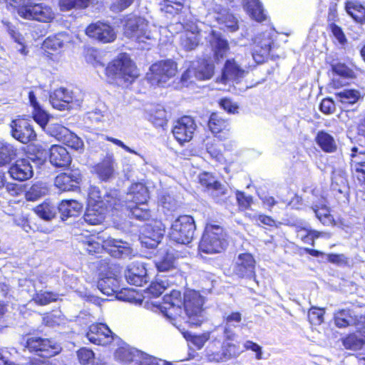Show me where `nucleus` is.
Instances as JSON below:
<instances>
[{"label": "nucleus", "instance_id": "nucleus-29", "mask_svg": "<svg viewBox=\"0 0 365 365\" xmlns=\"http://www.w3.org/2000/svg\"><path fill=\"white\" fill-rule=\"evenodd\" d=\"M77 240L82 247V249L89 254L93 255L94 253H99L103 250H105L104 240H103L102 243H101L96 240V237L93 235L84 236L83 235H80Z\"/></svg>", "mask_w": 365, "mask_h": 365}, {"label": "nucleus", "instance_id": "nucleus-56", "mask_svg": "<svg viewBox=\"0 0 365 365\" xmlns=\"http://www.w3.org/2000/svg\"><path fill=\"white\" fill-rule=\"evenodd\" d=\"M221 348V343L219 340L215 339L209 343L206 347L205 356L210 361L219 362L220 359L218 349Z\"/></svg>", "mask_w": 365, "mask_h": 365}, {"label": "nucleus", "instance_id": "nucleus-3", "mask_svg": "<svg viewBox=\"0 0 365 365\" xmlns=\"http://www.w3.org/2000/svg\"><path fill=\"white\" fill-rule=\"evenodd\" d=\"M107 81L110 83L123 86L133 83L139 76L138 71L126 54H120L106 68Z\"/></svg>", "mask_w": 365, "mask_h": 365}, {"label": "nucleus", "instance_id": "nucleus-52", "mask_svg": "<svg viewBox=\"0 0 365 365\" xmlns=\"http://www.w3.org/2000/svg\"><path fill=\"white\" fill-rule=\"evenodd\" d=\"M61 141L68 147L75 150L81 152L83 150V143L82 140L69 130H68V133H65Z\"/></svg>", "mask_w": 365, "mask_h": 365}, {"label": "nucleus", "instance_id": "nucleus-63", "mask_svg": "<svg viewBox=\"0 0 365 365\" xmlns=\"http://www.w3.org/2000/svg\"><path fill=\"white\" fill-rule=\"evenodd\" d=\"M220 359L219 361H225L232 357L237 356V347L235 344L228 343L225 346L221 345V349L219 353Z\"/></svg>", "mask_w": 365, "mask_h": 365}, {"label": "nucleus", "instance_id": "nucleus-13", "mask_svg": "<svg viewBox=\"0 0 365 365\" xmlns=\"http://www.w3.org/2000/svg\"><path fill=\"white\" fill-rule=\"evenodd\" d=\"M10 126L12 136L22 143H28L34 140L36 138L33 127L25 119L14 120L11 121Z\"/></svg>", "mask_w": 365, "mask_h": 365}, {"label": "nucleus", "instance_id": "nucleus-14", "mask_svg": "<svg viewBox=\"0 0 365 365\" xmlns=\"http://www.w3.org/2000/svg\"><path fill=\"white\" fill-rule=\"evenodd\" d=\"M104 248L108 254L115 258L130 259L135 255L128 242L112 237L104 240Z\"/></svg>", "mask_w": 365, "mask_h": 365}, {"label": "nucleus", "instance_id": "nucleus-40", "mask_svg": "<svg viewBox=\"0 0 365 365\" xmlns=\"http://www.w3.org/2000/svg\"><path fill=\"white\" fill-rule=\"evenodd\" d=\"M224 318L225 322L224 334L227 339H232L234 336L232 329L239 326L242 321V314L238 312H235L229 314Z\"/></svg>", "mask_w": 365, "mask_h": 365}, {"label": "nucleus", "instance_id": "nucleus-38", "mask_svg": "<svg viewBox=\"0 0 365 365\" xmlns=\"http://www.w3.org/2000/svg\"><path fill=\"white\" fill-rule=\"evenodd\" d=\"M97 287L103 294L107 296H111L120 289L118 279L112 277L100 279Z\"/></svg>", "mask_w": 365, "mask_h": 365}, {"label": "nucleus", "instance_id": "nucleus-53", "mask_svg": "<svg viewBox=\"0 0 365 365\" xmlns=\"http://www.w3.org/2000/svg\"><path fill=\"white\" fill-rule=\"evenodd\" d=\"M32 0H0L1 4H5L8 9L16 11L21 17V11H24L31 4Z\"/></svg>", "mask_w": 365, "mask_h": 365}, {"label": "nucleus", "instance_id": "nucleus-23", "mask_svg": "<svg viewBox=\"0 0 365 365\" xmlns=\"http://www.w3.org/2000/svg\"><path fill=\"white\" fill-rule=\"evenodd\" d=\"M12 178L19 181H24L30 179L34 175L33 168L30 160L22 158L16 160L9 170Z\"/></svg>", "mask_w": 365, "mask_h": 365}, {"label": "nucleus", "instance_id": "nucleus-17", "mask_svg": "<svg viewBox=\"0 0 365 365\" xmlns=\"http://www.w3.org/2000/svg\"><path fill=\"white\" fill-rule=\"evenodd\" d=\"M272 44V40L269 33L264 32L255 38L252 56L256 63H262L264 61L269 53Z\"/></svg>", "mask_w": 365, "mask_h": 365}, {"label": "nucleus", "instance_id": "nucleus-24", "mask_svg": "<svg viewBox=\"0 0 365 365\" xmlns=\"http://www.w3.org/2000/svg\"><path fill=\"white\" fill-rule=\"evenodd\" d=\"M149 198L148 188L140 182L133 184L125 197V203L140 204L146 202Z\"/></svg>", "mask_w": 365, "mask_h": 365}, {"label": "nucleus", "instance_id": "nucleus-30", "mask_svg": "<svg viewBox=\"0 0 365 365\" xmlns=\"http://www.w3.org/2000/svg\"><path fill=\"white\" fill-rule=\"evenodd\" d=\"M115 160L112 155L106 156L103 160L95 166V171L103 180L111 178L114 173Z\"/></svg>", "mask_w": 365, "mask_h": 365}, {"label": "nucleus", "instance_id": "nucleus-6", "mask_svg": "<svg viewBox=\"0 0 365 365\" xmlns=\"http://www.w3.org/2000/svg\"><path fill=\"white\" fill-rule=\"evenodd\" d=\"M148 79L153 86H165L177 73L178 67L175 61L164 60L150 66Z\"/></svg>", "mask_w": 365, "mask_h": 365}, {"label": "nucleus", "instance_id": "nucleus-54", "mask_svg": "<svg viewBox=\"0 0 365 365\" xmlns=\"http://www.w3.org/2000/svg\"><path fill=\"white\" fill-rule=\"evenodd\" d=\"M91 0H59V7L63 11L73 9H85L88 6Z\"/></svg>", "mask_w": 365, "mask_h": 365}, {"label": "nucleus", "instance_id": "nucleus-25", "mask_svg": "<svg viewBox=\"0 0 365 365\" xmlns=\"http://www.w3.org/2000/svg\"><path fill=\"white\" fill-rule=\"evenodd\" d=\"M49 160L55 167L66 168L70 165L71 158L64 147L54 145L50 148Z\"/></svg>", "mask_w": 365, "mask_h": 365}, {"label": "nucleus", "instance_id": "nucleus-21", "mask_svg": "<svg viewBox=\"0 0 365 365\" xmlns=\"http://www.w3.org/2000/svg\"><path fill=\"white\" fill-rule=\"evenodd\" d=\"M185 31L180 34V46L186 51H192L198 45L200 31L195 23H187L183 26Z\"/></svg>", "mask_w": 365, "mask_h": 365}, {"label": "nucleus", "instance_id": "nucleus-42", "mask_svg": "<svg viewBox=\"0 0 365 365\" xmlns=\"http://www.w3.org/2000/svg\"><path fill=\"white\" fill-rule=\"evenodd\" d=\"M142 351L134 348H119L115 353V357L125 363L135 364Z\"/></svg>", "mask_w": 365, "mask_h": 365}, {"label": "nucleus", "instance_id": "nucleus-7", "mask_svg": "<svg viewBox=\"0 0 365 365\" xmlns=\"http://www.w3.org/2000/svg\"><path fill=\"white\" fill-rule=\"evenodd\" d=\"M214 68L213 63L205 59L189 62L186 71L182 74L181 81L187 83L194 80H209L214 74Z\"/></svg>", "mask_w": 365, "mask_h": 365}, {"label": "nucleus", "instance_id": "nucleus-11", "mask_svg": "<svg viewBox=\"0 0 365 365\" xmlns=\"http://www.w3.org/2000/svg\"><path fill=\"white\" fill-rule=\"evenodd\" d=\"M196 128L195 120L190 116L185 115L175 123L172 132L175 138L182 144L191 140Z\"/></svg>", "mask_w": 365, "mask_h": 365}, {"label": "nucleus", "instance_id": "nucleus-64", "mask_svg": "<svg viewBox=\"0 0 365 365\" xmlns=\"http://www.w3.org/2000/svg\"><path fill=\"white\" fill-rule=\"evenodd\" d=\"M160 363L163 365H166V361H161L155 357L142 352V356H139L136 364L133 365H160Z\"/></svg>", "mask_w": 365, "mask_h": 365}, {"label": "nucleus", "instance_id": "nucleus-32", "mask_svg": "<svg viewBox=\"0 0 365 365\" xmlns=\"http://www.w3.org/2000/svg\"><path fill=\"white\" fill-rule=\"evenodd\" d=\"M83 208L81 203L76 200H62L58 206L62 220L77 215Z\"/></svg>", "mask_w": 365, "mask_h": 365}, {"label": "nucleus", "instance_id": "nucleus-43", "mask_svg": "<svg viewBox=\"0 0 365 365\" xmlns=\"http://www.w3.org/2000/svg\"><path fill=\"white\" fill-rule=\"evenodd\" d=\"M175 257L173 250H168L155 261L159 272H167L175 268Z\"/></svg>", "mask_w": 365, "mask_h": 365}, {"label": "nucleus", "instance_id": "nucleus-33", "mask_svg": "<svg viewBox=\"0 0 365 365\" xmlns=\"http://www.w3.org/2000/svg\"><path fill=\"white\" fill-rule=\"evenodd\" d=\"M128 215L138 220L145 221L151 217V213L146 202L125 205Z\"/></svg>", "mask_w": 365, "mask_h": 365}, {"label": "nucleus", "instance_id": "nucleus-31", "mask_svg": "<svg viewBox=\"0 0 365 365\" xmlns=\"http://www.w3.org/2000/svg\"><path fill=\"white\" fill-rule=\"evenodd\" d=\"M356 333L347 335L342 339V344L346 349L359 350L365 346V332L357 330Z\"/></svg>", "mask_w": 365, "mask_h": 365}, {"label": "nucleus", "instance_id": "nucleus-58", "mask_svg": "<svg viewBox=\"0 0 365 365\" xmlns=\"http://www.w3.org/2000/svg\"><path fill=\"white\" fill-rule=\"evenodd\" d=\"M77 356L82 365H98L94 353L87 348H81L77 352Z\"/></svg>", "mask_w": 365, "mask_h": 365}, {"label": "nucleus", "instance_id": "nucleus-39", "mask_svg": "<svg viewBox=\"0 0 365 365\" xmlns=\"http://www.w3.org/2000/svg\"><path fill=\"white\" fill-rule=\"evenodd\" d=\"M316 142L322 150L327 153L336 150V144L334 138L325 131H319L316 137Z\"/></svg>", "mask_w": 365, "mask_h": 365}, {"label": "nucleus", "instance_id": "nucleus-60", "mask_svg": "<svg viewBox=\"0 0 365 365\" xmlns=\"http://www.w3.org/2000/svg\"><path fill=\"white\" fill-rule=\"evenodd\" d=\"M48 135L56 138L57 140L61 141L64 137L65 133H68V130L66 127L58 123H50L43 129Z\"/></svg>", "mask_w": 365, "mask_h": 365}, {"label": "nucleus", "instance_id": "nucleus-34", "mask_svg": "<svg viewBox=\"0 0 365 365\" xmlns=\"http://www.w3.org/2000/svg\"><path fill=\"white\" fill-rule=\"evenodd\" d=\"M200 183L206 187L208 190H212L213 195L220 196L225 194V189L222 185L217 182L214 176L210 173H204L199 175Z\"/></svg>", "mask_w": 365, "mask_h": 365}, {"label": "nucleus", "instance_id": "nucleus-16", "mask_svg": "<svg viewBox=\"0 0 365 365\" xmlns=\"http://www.w3.org/2000/svg\"><path fill=\"white\" fill-rule=\"evenodd\" d=\"M20 12L21 17L28 20L50 22L54 18V13L51 8L43 4H32L31 3L26 10Z\"/></svg>", "mask_w": 365, "mask_h": 365}, {"label": "nucleus", "instance_id": "nucleus-55", "mask_svg": "<svg viewBox=\"0 0 365 365\" xmlns=\"http://www.w3.org/2000/svg\"><path fill=\"white\" fill-rule=\"evenodd\" d=\"M58 295L51 292L40 291L33 294V300L39 305H46L58 299Z\"/></svg>", "mask_w": 365, "mask_h": 365}, {"label": "nucleus", "instance_id": "nucleus-36", "mask_svg": "<svg viewBox=\"0 0 365 365\" xmlns=\"http://www.w3.org/2000/svg\"><path fill=\"white\" fill-rule=\"evenodd\" d=\"M243 7L247 14L257 21L265 19L266 16L262 6L258 0H245Z\"/></svg>", "mask_w": 365, "mask_h": 365}, {"label": "nucleus", "instance_id": "nucleus-18", "mask_svg": "<svg viewBox=\"0 0 365 365\" xmlns=\"http://www.w3.org/2000/svg\"><path fill=\"white\" fill-rule=\"evenodd\" d=\"M86 338L93 344L106 346L112 342L113 333L104 324H93L89 327Z\"/></svg>", "mask_w": 365, "mask_h": 365}, {"label": "nucleus", "instance_id": "nucleus-59", "mask_svg": "<svg viewBox=\"0 0 365 365\" xmlns=\"http://www.w3.org/2000/svg\"><path fill=\"white\" fill-rule=\"evenodd\" d=\"M220 24H224L230 31H235L238 29V24L236 18L231 14L226 12L217 17Z\"/></svg>", "mask_w": 365, "mask_h": 365}, {"label": "nucleus", "instance_id": "nucleus-4", "mask_svg": "<svg viewBox=\"0 0 365 365\" xmlns=\"http://www.w3.org/2000/svg\"><path fill=\"white\" fill-rule=\"evenodd\" d=\"M227 245L223 229L218 225H207L199 243L200 252L206 254L220 253Z\"/></svg>", "mask_w": 365, "mask_h": 365}, {"label": "nucleus", "instance_id": "nucleus-51", "mask_svg": "<svg viewBox=\"0 0 365 365\" xmlns=\"http://www.w3.org/2000/svg\"><path fill=\"white\" fill-rule=\"evenodd\" d=\"M316 217L323 225H329L331 223L333 218L330 215L329 209L324 205H315L312 207Z\"/></svg>", "mask_w": 365, "mask_h": 365}, {"label": "nucleus", "instance_id": "nucleus-12", "mask_svg": "<svg viewBox=\"0 0 365 365\" xmlns=\"http://www.w3.org/2000/svg\"><path fill=\"white\" fill-rule=\"evenodd\" d=\"M255 260L250 253H241L235 259L233 272L240 278L255 279Z\"/></svg>", "mask_w": 365, "mask_h": 365}, {"label": "nucleus", "instance_id": "nucleus-45", "mask_svg": "<svg viewBox=\"0 0 365 365\" xmlns=\"http://www.w3.org/2000/svg\"><path fill=\"white\" fill-rule=\"evenodd\" d=\"M48 187L46 183L37 182L26 191V198L29 201H35L46 195L48 192Z\"/></svg>", "mask_w": 365, "mask_h": 365}, {"label": "nucleus", "instance_id": "nucleus-27", "mask_svg": "<svg viewBox=\"0 0 365 365\" xmlns=\"http://www.w3.org/2000/svg\"><path fill=\"white\" fill-rule=\"evenodd\" d=\"M29 99L31 106L33 107V117L34 120L43 128L46 129V126L48 122V113L41 108L36 100V95L33 91L29 93Z\"/></svg>", "mask_w": 365, "mask_h": 365}, {"label": "nucleus", "instance_id": "nucleus-10", "mask_svg": "<svg viewBox=\"0 0 365 365\" xmlns=\"http://www.w3.org/2000/svg\"><path fill=\"white\" fill-rule=\"evenodd\" d=\"M52 106L59 110L80 107L82 99L73 96V93L64 88H60L50 96Z\"/></svg>", "mask_w": 365, "mask_h": 365}, {"label": "nucleus", "instance_id": "nucleus-35", "mask_svg": "<svg viewBox=\"0 0 365 365\" xmlns=\"http://www.w3.org/2000/svg\"><path fill=\"white\" fill-rule=\"evenodd\" d=\"M345 9L356 22L365 23V7L357 1H348Z\"/></svg>", "mask_w": 365, "mask_h": 365}, {"label": "nucleus", "instance_id": "nucleus-28", "mask_svg": "<svg viewBox=\"0 0 365 365\" xmlns=\"http://www.w3.org/2000/svg\"><path fill=\"white\" fill-rule=\"evenodd\" d=\"M80 175L76 172L61 173L55 178V185L62 191L71 190L73 182L78 183Z\"/></svg>", "mask_w": 365, "mask_h": 365}, {"label": "nucleus", "instance_id": "nucleus-9", "mask_svg": "<svg viewBox=\"0 0 365 365\" xmlns=\"http://www.w3.org/2000/svg\"><path fill=\"white\" fill-rule=\"evenodd\" d=\"M334 324L338 328L354 327L356 330L365 332V315L359 314L352 309H340L334 314Z\"/></svg>", "mask_w": 365, "mask_h": 365}, {"label": "nucleus", "instance_id": "nucleus-2", "mask_svg": "<svg viewBox=\"0 0 365 365\" xmlns=\"http://www.w3.org/2000/svg\"><path fill=\"white\" fill-rule=\"evenodd\" d=\"M122 24L124 36L139 43L155 41L158 36L157 26L136 14L131 13L124 16Z\"/></svg>", "mask_w": 365, "mask_h": 365}, {"label": "nucleus", "instance_id": "nucleus-22", "mask_svg": "<svg viewBox=\"0 0 365 365\" xmlns=\"http://www.w3.org/2000/svg\"><path fill=\"white\" fill-rule=\"evenodd\" d=\"M164 237V229L158 225H146L140 240L141 244L148 248L156 247Z\"/></svg>", "mask_w": 365, "mask_h": 365}, {"label": "nucleus", "instance_id": "nucleus-44", "mask_svg": "<svg viewBox=\"0 0 365 365\" xmlns=\"http://www.w3.org/2000/svg\"><path fill=\"white\" fill-rule=\"evenodd\" d=\"M181 332L187 341L198 350L201 349L210 338V333L209 331L200 334H193L190 331H181Z\"/></svg>", "mask_w": 365, "mask_h": 365}, {"label": "nucleus", "instance_id": "nucleus-48", "mask_svg": "<svg viewBox=\"0 0 365 365\" xmlns=\"http://www.w3.org/2000/svg\"><path fill=\"white\" fill-rule=\"evenodd\" d=\"M38 216L45 220H50L53 218L56 214V207L54 205L48 202H44L38 205L34 209Z\"/></svg>", "mask_w": 365, "mask_h": 365}, {"label": "nucleus", "instance_id": "nucleus-62", "mask_svg": "<svg viewBox=\"0 0 365 365\" xmlns=\"http://www.w3.org/2000/svg\"><path fill=\"white\" fill-rule=\"evenodd\" d=\"M305 231L307 232L306 235H302V240L306 242V243H311L312 245H314V240L319 237H330V235L327 232H319L317 230H311V229H307L303 228L301 230L299 231V234L300 232Z\"/></svg>", "mask_w": 365, "mask_h": 365}, {"label": "nucleus", "instance_id": "nucleus-41", "mask_svg": "<svg viewBox=\"0 0 365 365\" xmlns=\"http://www.w3.org/2000/svg\"><path fill=\"white\" fill-rule=\"evenodd\" d=\"M208 126L212 133L217 134L225 130H229L230 123L219 114L213 113L210 117Z\"/></svg>", "mask_w": 365, "mask_h": 365}, {"label": "nucleus", "instance_id": "nucleus-61", "mask_svg": "<svg viewBox=\"0 0 365 365\" xmlns=\"http://www.w3.org/2000/svg\"><path fill=\"white\" fill-rule=\"evenodd\" d=\"M6 27L7 32L9 34L11 37L14 40L15 42L18 43L21 48L19 51L25 54V47L24 46V37L22 35L16 31L14 26L8 21H2Z\"/></svg>", "mask_w": 365, "mask_h": 365}, {"label": "nucleus", "instance_id": "nucleus-5", "mask_svg": "<svg viewBox=\"0 0 365 365\" xmlns=\"http://www.w3.org/2000/svg\"><path fill=\"white\" fill-rule=\"evenodd\" d=\"M196 226L195 220L190 215H180L175 219L169 232L171 240L182 245H188L193 238Z\"/></svg>", "mask_w": 365, "mask_h": 365}, {"label": "nucleus", "instance_id": "nucleus-46", "mask_svg": "<svg viewBox=\"0 0 365 365\" xmlns=\"http://www.w3.org/2000/svg\"><path fill=\"white\" fill-rule=\"evenodd\" d=\"M67 39V36L65 34L59 33L46 38L43 41V46L46 50L56 51L63 47Z\"/></svg>", "mask_w": 365, "mask_h": 365}, {"label": "nucleus", "instance_id": "nucleus-19", "mask_svg": "<svg viewBox=\"0 0 365 365\" xmlns=\"http://www.w3.org/2000/svg\"><path fill=\"white\" fill-rule=\"evenodd\" d=\"M127 282L135 286H143L149 281V277L145 264L141 262H133L125 272Z\"/></svg>", "mask_w": 365, "mask_h": 365}, {"label": "nucleus", "instance_id": "nucleus-15", "mask_svg": "<svg viewBox=\"0 0 365 365\" xmlns=\"http://www.w3.org/2000/svg\"><path fill=\"white\" fill-rule=\"evenodd\" d=\"M86 33L89 37L104 43L112 42L116 38L113 28L109 24L101 21L90 24L87 27Z\"/></svg>", "mask_w": 365, "mask_h": 365}, {"label": "nucleus", "instance_id": "nucleus-50", "mask_svg": "<svg viewBox=\"0 0 365 365\" xmlns=\"http://www.w3.org/2000/svg\"><path fill=\"white\" fill-rule=\"evenodd\" d=\"M17 150L11 144L0 145V165L9 164L16 157Z\"/></svg>", "mask_w": 365, "mask_h": 365}, {"label": "nucleus", "instance_id": "nucleus-20", "mask_svg": "<svg viewBox=\"0 0 365 365\" xmlns=\"http://www.w3.org/2000/svg\"><path fill=\"white\" fill-rule=\"evenodd\" d=\"M252 65L249 62L244 61L238 63L235 59L227 60L222 71V78L238 83L247 75L248 71L246 68Z\"/></svg>", "mask_w": 365, "mask_h": 365}, {"label": "nucleus", "instance_id": "nucleus-47", "mask_svg": "<svg viewBox=\"0 0 365 365\" xmlns=\"http://www.w3.org/2000/svg\"><path fill=\"white\" fill-rule=\"evenodd\" d=\"M336 98L342 104L352 105L356 103L361 97L356 90L344 89L336 93Z\"/></svg>", "mask_w": 365, "mask_h": 365}, {"label": "nucleus", "instance_id": "nucleus-26", "mask_svg": "<svg viewBox=\"0 0 365 365\" xmlns=\"http://www.w3.org/2000/svg\"><path fill=\"white\" fill-rule=\"evenodd\" d=\"M209 41L212 47L216 60L223 58L229 50L227 41L222 38L221 34L212 31Z\"/></svg>", "mask_w": 365, "mask_h": 365}, {"label": "nucleus", "instance_id": "nucleus-1", "mask_svg": "<svg viewBox=\"0 0 365 365\" xmlns=\"http://www.w3.org/2000/svg\"><path fill=\"white\" fill-rule=\"evenodd\" d=\"M204 299L197 292L190 290L184 294V312L182 316V297L180 292L173 289L169 295H165L160 306V312L171 323L181 331L178 322L182 319L192 326H199L204 321L202 305Z\"/></svg>", "mask_w": 365, "mask_h": 365}, {"label": "nucleus", "instance_id": "nucleus-49", "mask_svg": "<svg viewBox=\"0 0 365 365\" xmlns=\"http://www.w3.org/2000/svg\"><path fill=\"white\" fill-rule=\"evenodd\" d=\"M88 207H107L103 200V195L99 187L91 186L88 191Z\"/></svg>", "mask_w": 365, "mask_h": 365}, {"label": "nucleus", "instance_id": "nucleus-57", "mask_svg": "<svg viewBox=\"0 0 365 365\" xmlns=\"http://www.w3.org/2000/svg\"><path fill=\"white\" fill-rule=\"evenodd\" d=\"M185 0H164L161 10L167 14H178L184 7Z\"/></svg>", "mask_w": 365, "mask_h": 365}, {"label": "nucleus", "instance_id": "nucleus-37", "mask_svg": "<svg viewBox=\"0 0 365 365\" xmlns=\"http://www.w3.org/2000/svg\"><path fill=\"white\" fill-rule=\"evenodd\" d=\"M107 207H88L84 220L90 225H98L103 222Z\"/></svg>", "mask_w": 365, "mask_h": 365}, {"label": "nucleus", "instance_id": "nucleus-8", "mask_svg": "<svg viewBox=\"0 0 365 365\" xmlns=\"http://www.w3.org/2000/svg\"><path fill=\"white\" fill-rule=\"evenodd\" d=\"M25 347L31 352H35L42 357L53 356L61 351L60 346L55 341L39 336L27 338Z\"/></svg>", "mask_w": 365, "mask_h": 365}]
</instances>
